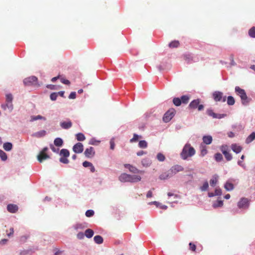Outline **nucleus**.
Returning <instances> with one entry per match:
<instances>
[{
  "label": "nucleus",
  "instance_id": "nucleus-22",
  "mask_svg": "<svg viewBox=\"0 0 255 255\" xmlns=\"http://www.w3.org/2000/svg\"><path fill=\"white\" fill-rule=\"evenodd\" d=\"M212 140V137L211 135H205L203 137V142L206 144H211Z\"/></svg>",
  "mask_w": 255,
  "mask_h": 255
},
{
  "label": "nucleus",
  "instance_id": "nucleus-14",
  "mask_svg": "<svg viewBox=\"0 0 255 255\" xmlns=\"http://www.w3.org/2000/svg\"><path fill=\"white\" fill-rule=\"evenodd\" d=\"M60 126L63 129H67L72 127V123L70 120L68 119L66 121L61 122Z\"/></svg>",
  "mask_w": 255,
  "mask_h": 255
},
{
  "label": "nucleus",
  "instance_id": "nucleus-27",
  "mask_svg": "<svg viewBox=\"0 0 255 255\" xmlns=\"http://www.w3.org/2000/svg\"><path fill=\"white\" fill-rule=\"evenodd\" d=\"M255 138V132H253L248 137L246 138V142L249 143L251 142Z\"/></svg>",
  "mask_w": 255,
  "mask_h": 255
},
{
  "label": "nucleus",
  "instance_id": "nucleus-10",
  "mask_svg": "<svg viewBox=\"0 0 255 255\" xmlns=\"http://www.w3.org/2000/svg\"><path fill=\"white\" fill-rule=\"evenodd\" d=\"M48 150L47 147H45L43 148V149L40 151L39 154L37 156V159L40 162H42L44 160L48 159L50 158L49 155H48L46 152Z\"/></svg>",
  "mask_w": 255,
  "mask_h": 255
},
{
  "label": "nucleus",
  "instance_id": "nucleus-25",
  "mask_svg": "<svg viewBox=\"0 0 255 255\" xmlns=\"http://www.w3.org/2000/svg\"><path fill=\"white\" fill-rule=\"evenodd\" d=\"M59 155L61 157H69L70 152L68 149L63 148L61 150Z\"/></svg>",
  "mask_w": 255,
  "mask_h": 255
},
{
  "label": "nucleus",
  "instance_id": "nucleus-3",
  "mask_svg": "<svg viewBox=\"0 0 255 255\" xmlns=\"http://www.w3.org/2000/svg\"><path fill=\"white\" fill-rule=\"evenodd\" d=\"M119 179L122 182L135 183L140 181L141 177L139 175H130L124 173L120 175Z\"/></svg>",
  "mask_w": 255,
  "mask_h": 255
},
{
  "label": "nucleus",
  "instance_id": "nucleus-64",
  "mask_svg": "<svg viewBox=\"0 0 255 255\" xmlns=\"http://www.w3.org/2000/svg\"><path fill=\"white\" fill-rule=\"evenodd\" d=\"M158 207H159L160 209H164V210H166L167 208V206L164 205H161V204L159 205V206Z\"/></svg>",
  "mask_w": 255,
  "mask_h": 255
},
{
  "label": "nucleus",
  "instance_id": "nucleus-44",
  "mask_svg": "<svg viewBox=\"0 0 255 255\" xmlns=\"http://www.w3.org/2000/svg\"><path fill=\"white\" fill-rule=\"evenodd\" d=\"M208 187H209V184H208V181H206L204 182L203 186L200 187V189L201 191H206L208 189Z\"/></svg>",
  "mask_w": 255,
  "mask_h": 255
},
{
  "label": "nucleus",
  "instance_id": "nucleus-48",
  "mask_svg": "<svg viewBox=\"0 0 255 255\" xmlns=\"http://www.w3.org/2000/svg\"><path fill=\"white\" fill-rule=\"evenodd\" d=\"M57 93L54 92L51 94L50 97V99L52 101H55L56 100L57 97H58Z\"/></svg>",
  "mask_w": 255,
  "mask_h": 255
},
{
  "label": "nucleus",
  "instance_id": "nucleus-13",
  "mask_svg": "<svg viewBox=\"0 0 255 255\" xmlns=\"http://www.w3.org/2000/svg\"><path fill=\"white\" fill-rule=\"evenodd\" d=\"M124 167L126 168H128L130 172L136 174L142 172V171L139 170L136 167L130 164H124Z\"/></svg>",
  "mask_w": 255,
  "mask_h": 255
},
{
  "label": "nucleus",
  "instance_id": "nucleus-58",
  "mask_svg": "<svg viewBox=\"0 0 255 255\" xmlns=\"http://www.w3.org/2000/svg\"><path fill=\"white\" fill-rule=\"evenodd\" d=\"M149 205H155L157 207H158L159 205H160V203L159 202H158L157 201H153L149 203Z\"/></svg>",
  "mask_w": 255,
  "mask_h": 255
},
{
  "label": "nucleus",
  "instance_id": "nucleus-34",
  "mask_svg": "<svg viewBox=\"0 0 255 255\" xmlns=\"http://www.w3.org/2000/svg\"><path fill=\"white\" fill-rule=\"evenodd\" d=\"M223 205V201L222 200H217L216 202H214L213 204V207L214 208H217V207H222Z\"/></svg>",
  "mask_w": 255,
  "mask_h": 255
},
{
  "label": "nucleus",
  "instance_id": "nucleus-42",
  "mask_svg": "<svg viewBox=\"0 0 255 255\" xmlns=\"http://www.w3.org/2000/svg\"><path fill=\"white\" fill-rule=\"evenodd\" d=\"M220 150L222 151L223 153H224L227 151H229L230 150L227 145L224 144L220 147Z\"/></svg>",
  "mask_w": 255,
  "mask_h": 255
},
{
  "label": "nucleus",
  "instance_id": "nucleus-17",
  "mask_svg": "<svg viewBox=\"0 0 255 255\" xmlns=\"http://www.w3.org/2000/svg\"><path fill=\"white\" fill-rule=\"evenodd\" d=\"M208 115L210 117H212L213 118L215 119H222L226 116V114H220L218 113H207Z\"/></svg>",
  "mask_w": 255,
  "mask_h": 255
},
{
  "label": "nucleus",
  "instance_id": "nucleus-33",
  "mask_svg": "<svg viewBox=\"0 0 255 255\" xmlns=\"http://www.w3.org/2000/svg\"><path fill=\"white\" fill-rule=\"evenodd\" d=\"M139 138H141V136L136 133H134L133 134V137L130 139L129 142L130 143L136 142L138 141Z\"/></svg>",
  "mask_w": 255,
  "mask_h": 255
},
{
  "label": "nucleus",
  "instance_id": "nucleus-52",
  "mask_svg": "<svg viewBox=\"0 0 255 255\" xmlns=\"http://www.w3.org/2000/svg\"><path fill=\"white\" fill-rule=\"evenodd\" d=\"M60 81L64 84H66V85H70V82L68 80H66L63 78H60Z\"/></svg>",
  "mask_w": 255,
  "mask_h": 255
},
{
  "label": "nucleus",
  "instance_id": "nucleus-62",
  "mask_svg": "<svg viewBox=\"0 0 255 255\" xmlns=\"http://www.w3.org/2000/svg\"><path fill=\"white\" fill-rule=\"evenodd\" d=\"M230 59H231V65H233V66L235 65H236V63L235 62V61L234 60L233 56L231 55V57H230Z\"/></svg>",
  "mask_w": 255,
  "mask_h": 255
},
{
  "label": "nucleus",
  "instance_id": "nucleus-39",
  "mask_svg": "<svg viewBox=\"0 0 255 255\" xmlns=\"http://www.w3.org/2000/svg\"><path fill=\"white\" fill-rule=\"evenodd\" d=\"M0 158L2 161H5L7 159V154L1 149H0Z\"/></svg>",
  "mask_w": 255,
  "mask_h": 255
},
{
  "label": "nucleus",
  "instance_id": "nucleus-40",
  "mask_svg": "<svg viewBox=\"0 0 255 255\" xmlns=\"http://www.w3.org/2000/svg\"><path fill=\"white\" fill-rule=\"evenodd\" d=\"M223 154L224 155L227 161H231L232 159V155L229 152V151H227Z\"/></svg>",
  "mask_w": 255,
  "mask_h": 255
},
{
  "label": "nucleus",
  "instance_id": "nucleus-21",
  "mask_svg": "<svg viewBox=\"0 0 255 255\" xmlns=\"http://www.w3.org/2000/svg\"><path fill=\"white\" fill-rule=\"evenodd\" d=\"M224 188L227 191H231L234 189V186L230 180H228L224 184Z\"/></svg>",
  "mask_w": 255,
  "mask_h": 255
},
{
  "label": "nucleus",
  "instance_id": "nucleus-59",
  "mask_svg": "<svg viewBox=\"0 0 255 255\" xmlns=\"http://www.w3.org/2000/svg\"><path fill=\"white\" fill-rule=\"evenodd\" d=\"M146 154V152L145 151H144L143 150H140V151H138L137 153H136V155L137 156H141L143 154Z\"/></svg>",
  "mask_w": 255,
  "mask_h": 255
},
{
  "label": "nucleus",
  "instance_id": "nucleus-16",
  "mask_svg": "<svg viewBox=\"0 0 255 255\" xmlns=\"http://www.w3.org/2000/svg\"><path fill=\"white\" fill-rule=\"evenodd\" d=\"M174 116V113H165L163 117V121L165 123L169 122Z\"/></svg>",
  "mask_w": 255,
  "mask_h": 255
},
{
  "label": "nucleus",
  "instance_id": "nucleus-41",
  "mask_svg": "<svg viewBox=\"0 0 255 255\" xmlns=\"http://www.w3.org/2000/svg\"><path fill=\"white\" fill-rule=\"evenodd\" d=\"M249 35L250 37L252 38H255V27L253 26L249 30Z\"/></svg>",
  "mask_w": 255,
  "mask_h": 255
},
{
  "label": "nucleus",
  "instance_id": "nucleus-8",
  "mask_svg": "<svg viewBox=\"0 0 255 255\" xmlns=\"http://www.w3.org/2000/svg\"><path fill=\"white\" fill-rule=\"evenodd\" d=\"M37 78L35 76H30L24 79L23 83L25 86H34L39 87Z\"/></svg>",
  "mask_w": 255,
  "mask_h": 255
},
{
  "label": "nucleus",
  "instance_id": "nucleus-43",
  "mask_svg": "<svg viewBox=\"0 0 255 255\" xmlns=\"http://www.w3.org/2000/svg\"><path fill=\"white\" fill-rule=\"evenodd\" d=\"M156 158L159 161H163L165 159V156L161 153L157 154Z\"/></svg>",
  "mask_w": 255,
  "mask_h": 255
},
{
  "label": "nucleus",
  "instance_id": "nucleus-47",
  "mask_svg": "<svg viewBox=\"0 0 255 255\" xmlns=\"http://www.w3.org/2000/svg\"><path fill=\"white\" fill-rule=\"evenodd\" d=\"M115 138L112 137L110 141V149L112 150H114L115 149Z\"/></svg>",
  "mask_w": 255,
  "mask_h": 255
},
{
  "label": "nucleus",
  "instance_id": "nucleus-56",
  "mask_svg": "<svg viewBox=\"0 0 255 255\" xmlns=\"http://www.w3.org/2000/svg\"><path fill=\"white\" fill-rule=\"evenodd\" d=\"M96 142L99 143L100 141L96 140V139L94 138H92L90 139L89 143L91 145H95Z\"/></svg>",
  "mask_w": 255,
  "mask_h": 255
},
{
  "label": "nucleus",
  "instance_id": "nucleus-1",
  "mask_svg": "<svg viewBox=\"0 0 255 255\" xmlns=\"http://www.w3.org/2000/svg\"><path fill=\"white\" fill-rule=\"evenodd\" d=\"M183 170L184 168L183 166L176 164L172 166L169 170L159 175V178L161 180H166L172 177L177 173L180 171H183Z\"/></svg>",
  "mask_w": 255,
  "mask_h": 255
},
{
  "label": "nucleus",
  "instance_id": "nucleus-45",
  "mask_svg": "<svg viewBox=\"0 0 255 255\" xmlns=\"http://www.w3.org/2000/svg\"><path fill=\"white\" fill-rule=\"evenodd\" d=\"M67 157H61L59 159L60 162L64 164H68L69 161Z\"/></svg>",
  "mask_w": 255,
  "mask_h": 255
},
{
  "label": "nucleus",
  "instance_id": "nucleus-24",
  "mask_svg": "<svg viewBox=\"0 0 255 255\" xmlns=\"http://www.w3.org/2000/svg\"><path fill=\"white\" fill-rule=\"evenodd\" d=\"M3 148L5 151H10L12 148V144L9 142H5L3 144Z\"/></svg>",
  "mask_w": 255,
  "mask_h": 255
},
{
  "label": "nucleus",
  "instance_id": "nucleus-9",
  "mask_svg": "<svg viewBox=\"0 0 255 255\" xmlns=\"http://www.w3.org/2000/svg\"><path fill=\"white\" fill-rule=\"evenodd\" d=\"M212 97L216 102H225L227 99V97L224 96L223 93L220 91L214 92L212 94Z\"/></svg>",
  "mask_w": 255,
  "mask_h": 255
},
{
  "label": "nucleus",
  "instance_id": "nucleus-30",
  "mask_svg": "<svg viewBox=\"0 0 255 255\" xmlns=\"http://www.w3.org/2000/svg\"><path fill=\"white\" fill-rule=\"evenodd\" d=\"M94 242L97 244H101L103 242V238L99 235H97L94 238Z\"/></svg>",
  "mask_w": 255,
  "mask_h": 255
},
{
  "label": "nucleus",
  "instance_id": "nucleus-29",
  "mask_svg": "<svg viewBox=\"0 0 255 255\" xmlns=\"http://www.w3.org/2000/svg\"><path fill=\"white\" fill-rule=\"evenodd\" d=\"M76 138L78 141H84L85 139V136L82 133L79 132L76 134Z\"/></svg>",
  "mask_w": 255,
  "mask_h": 255
},
{
  "label": "nucleus",
  "instance_id": "nucleus-6",
  "mask_svg": "<svg viewBox=\"0 0 255 255\" xmlns=\"http://www.w3.org/2000/svg\"><path fill=\"white\" fill-rule=\"evenodd\" d=\"M190 99V96L189 95H183L179 98H174L173 99V103L176 106H179L183 104H187Z\"/></svg>",
  "mask_w": 255,
  "mask_h": 255
},
{
  "label": "nucleus",
  "instance_id": "nucleus-63",
  "mask_svg": "<svg viewBox=\"0 0 255 255\" xmlns=\"http://www.w3.org/2000/svg\"><path fill=\"white\" fill-rule=\"evenodd\" d=\"M90 169L91 172L93 173L95 171V168L93 164L90 166Z\"/></svg>",
  "mask_w": 255,
  "mask_h": 255
},
{
  "label": "nucleus",
  "instance_id": "nucleus-55",
  "mask_svg": "<svg viewBox=\"0 0 255 255\" xmlns=\"http://www.w3.org/2000/svg\"><path fill=\"white\" fill-rule=\"evenodd\" d=\"M76 94L75 92H72L69 96V98L71 99H74L76 98Z\"/></svg>",
  "mask_w": 255,
  "mask_h": 255
},
{
  "label": "nucleus",
  "instance_id": "nucleus-28",
  "mask_svg": "<svg viewBox=\"0 0 255 255\" xmlns=\"http://www.w3.org/2000/svg\"><path fill=\"white\" fill-rule=\"evenodd\" d=\"M94 235V231L90 229H87L85 232V236L88 238H91Z\"/></svg>",
  "mask_w": 255,
  "mask_h": 255
},
{
  "label": "nucleus",
  "instance_id": "nucleus-51",
  "mask_svg": "<svg viewBox=\"0 0 255 255\" xmlns=\"http://www.w3.org/2000/svg\"><path fill=\"white\" fill-rule=\"evenodd\" d=\"M50 147L51 149L52 150L53 152H55V153H58V152H59V148L55 147L54 145L51 144L50 145Z\"/></svg>",
  "mask_w": 255,
  "mask_h": 255
},
{
  "label": "nucleus",
  "instance_id": "nucleus-12",
  "mask_svg": "<svg viewBox=\"0 0 255 255\" xmlns=\"http://www.w3.org/2000/svg\"><path fill=\"white\" fill-rule=\"evenodd\" d=\"M84 150L83 145L81 142H78L75 144L73 147V150L76 153H80L83 152Z\"/></svg>",
  "mask_w": 255,
  "mask_h": 255
},
{
  "label": "nucleus",
  "instance_id": "nucleus-35",
  "mask_svg": "<svg viewBox=\"0 0 255 255\" xmlns=\"http://www.w3.org/2000/svg\"><path fill=\"white\" fill-rule=\"evenodd\" d=\"M179 45V42L177 40L173 41L169 44V46L170 48H176L178 47Z\"/></svg>",
  "mask_w": 255,
  "mask_h": 255
},
{
  "label": "nucleus",
  "instance_id": "nucleus-2",
  "mask_svg": "<svg viewBox=\"0 0 255 255\" xmlns=\"http://www.w3.org/2000/svg\"><path fill=\"white\" fill-rule=\"evenodd\" d=\"M196 153L194 148L191 146L190 143H186L180 154L181 158L183 160H187L189 158L192 157Z\"/></svg>",
  "mask_w": 255,
  "mask_h": 255
},
{
  "label": "nucleus",
  "instance_id": "nucleus-60",
  "mask_svg": "<svg viewBox=\"0 0 255 255\" xmlns=\"http://www.w3.org/2000/svg\"><path fill=\"white\" fill-rule=\"evenodd\" d=\"M238 164L242 167L243 168H244V169H246V165L244 163H243V162L241 160H239L238 161Z\"/></svg>",
  "mask_w": 255,
  "mask_h": 255
},
{
  "label": "nucleus",
  "instance_id": "nucleus-61",
  "mask_svg": "<svg viewBox=\"0 0 255 255\" xmlns=\"http://www.w3.org/2000/svg\"><path fill=\"white\" fill-rule=\"evenodd\" d=\"M152 196V192L151 190H149L147 192L146 194L147 198H151Z\"/></svg>",
  "mask_w": 255,
  "mask_h": 255
},
{
  "label": "nucleus",
  "instance_id": "nucleus-46",
  "mask_svg": "<svg viewBox=\"0 0 255 255\" xmlns=\"http://www.w3.org/2000/svg\"><path fill=\"white\" fill-rule=\"evenodd\" d=\"M94 214V211L93 210H88L85 213L87 217H92Z\"/></svg>",
  "mask_w": 255,
  "mask_h": 255
},
{
  "label": "nucleus",
  "instance_id": "nucleus-38",
  "mask_svg": "<svg viewBox=\"0 0 255 255\" xmlns=\"http://www.w3.org/2000/svg\"><path fill=\"white\" fill-rule=\"evenodd\" d=\"M227 104L230 106H232L235 104V99L233 97L230 96L227 97Z\"/></svg>",
  "mask_w": 255,
  "mask_h": 255
},
{
  "label": "nucleus",
  "instance_id": "nucleus-54",
  "mask_svg": "<svg viewBox=\"0 0 255 255\" xmlns=\"http://www.w3.org/2000/svg\"><path fill=\"white\" fill-rule=\"evenodd\" d=\"M207 153V150L206 148H203L201 150L200 156L203 157Z\"/></svg>",
  "mask_w": 255,
  "mask_h": 255
},
{
  "label": "nucleus",
  "instance_id": "nucleus-49",
  "mask_svg": "<svg viewBox=\"0 0 255 255\" xmlns=\"http://www.w3.org/2000/svg\"><path fill=\"white\" fill-rule=\"evenodd\" d=\"M216 196L221 195L222 194V190L220 188H216L215 190Z\"/></svg>",
  "mask_w": 255,
  "mask_h": 255
},
{
  "label": "nucleus",
  "instance_id": "nucleus-26",
  "mask_svg": "<svg viewBox=\"0 0 255 255\" xmlns=\"http://www.w3.org/2000/svg\"><path fill=\"white\" fill-rule=\"evenodd\" d=\"M218 182V176L214 175L210 180V184L212 187H214Z\"/></svg>",
  "mask_w": 255,
  "mask_h": 255
},
{
  "label": "nucleus",
  "instance_id": "nucleus-11",
  "mask_svg": "<svg viewBox=\"0 0 255 255\" xmlns=\"http://www.w3.org/2000/svg\"><path fill=\"white\" fill-rule=\"evenodd\" d=\"M238 207L240 209H247L249 207V201L246 198H242L238 203Z\"/></svg>",
  "mask_w": 255,
  "mask_h": 255
},
{
  "label": "nucleus",
  "instance_id": "nucleus-32",
  "mask_svg": "<svg viewBox=\"0 0 255 255\" xmlns=\"http://www.w3.org/2000/svg\"><path fill=\"white\" fill-rule=\"evenodd\" d=\"M151 161L148 158H144L141 160V164L143 166L148 167L151 164Z\"/></svg>",
  "mask_w": 255,
  "mask_h": 255
},
{
  "label": "nucleus",
  "instance_id": "nucleus-50",
  "mask_svg": "<svg viewBox=\"0 0 255 255\" xmlns=\"http://www.w3.org/2000/svg\"><path fill=\"white\" fill-rule=\"evenodd\" d=\"M85 236V234H84L83 232H79L77 235V237L79 240L84 239Z\"/></svg>",
  "mask_w": 255,
  "mask_h": 255
},
{
  "label": "nucleus",
  "instance_id": "nucleus-36",
  "mask_svg": "<svg viewBox=\"0 0 255 255\" xmlns=\"http://www.w3.org/2000/svg\"><path fill=\"white\" fill-rule=\"evenodd\" d=\"M45 120V119L44 117L40 116V115H37V116H33L31 117V119L30 120V122H33L38 120Z\"/></svg>",
  "mask_w": 255,
  "mask_h": 255
},
{
  "label": "nucleus",
  "instance_id": "nucleus-23",
  "mask_svg": "<svg viewBox=\"0 0 255 255\" xmlns=\"http://www.w3.org/2000/svg\"><path fill=\"white\" fill-rule=\"evenodd\" d=\"M54 144L56 146L61 147L63 144V140L60 137H57L54 140Z\"/></svg>",
  "mask_w": 255,
  "mask_h": 255
},
{
  "label": "nucleus",
  "instance_id": "nucleus-15",
  "mask_svg": "<svg viewBox=\"0 0 255 255\" xmlns=\"http://www.w3.org/2000/svg\"><path fill=\"white\" fill-rule=\"evenodd\" d=\"M95 152L93 147H90L86 149L84 154L86 157L91 158L94 156Z\"/></svg>",
  "mask_w": 255,
  "mask_h": 255
},
{
  "label": "nucleus",
  "instance_id": "nucleus-20",
  "mask_svg": "<svg viewBox=\"0 0 255 255\" xmlns=\"http://www.w3.org/2000/svg\"><path fill=\"white\" fill-rule=\"evenodd\" d=\"M46 134V131L45 130H42L33 133L32 134V136L35 137L40 138L44 136Z\"/></svg>",
  "mask_w": 255,
  "mask_h": 255
},
{
  "label": "nucleus",
  "instance_id": "nucleus-37",
  "mask_svg": "<svg viewBox=\"0 0 255 255\" xmlns=\"http://www.w3.org/2000/svg\"><path fill=\"white\" fill-rule=\"evenodd\" d=\"M138 146L141 148H145L147 146V143L144 140H140L138 142Z\"/></svg>",
  "mask_w": 255,
  "mask_h": 255
},
{
  "label": "nucleus",
  "instance_id": "nucleus-18",
  "mask_svg": "<svg viewBox=\"0 0 255 255\" xmlns=\"http://www.w3.org/2000/svg\"><path fill=\"white\" fill-rule=\"evenodd\" d=\"M18 209V206L15 204H8L7 206V210L10 213H14L17 211Z\"/></svg>",
  "mask_w": 255,
  "mask_h": 255
},
{
  "label": "nucleus",
  "instance_id": "nucleus-5",
  "mask_svg": "<svg viewBox=\"0 0 255 255\" xmlns=\"http://www.w3.org/2000/svg\"><path fill=\"white\" fill-rule=\"evenodd\" d=\"M12 99L13 97L11 94H8L6 95V103L1 105L3 110L11 111L13 110Z\"/></svg>",
  "mask_w": 255,
  "mask_h": 255
},
{
  "label": "nucleus",
  "instance_id": "nucleus-57",
  "mask_svg": "<svg viewBox=\"0 0 255 255\" xmlns=\"http://www.w3.org/2000/svg\"><path fill=\"white\" fill-rule=\"evenodd\" d=\"M189 248L192 251H195L196 250V246L192 243H189Z\"/></svg>",
  "mask_w": 255,
  "mask_h": 255
},
{
  "label": "nucleus",
  "instance_id": "nucleus-19",
  "mask_svg": "<svg viewBox=\"0 0 255 255\" xmlns=\"http://www.w3.org/2000/svg\"><path fill=\"white\" fill-rule=\"evenodd\" d=\"M231 148L234 152L236 153H239L241 152L242 150V147L236 143L232 144L231 145Z\"/></svg>",
  "mask_w": 255,
  "mask_h": 255
},
{
  "label": "nucleus",
  "instance_id": "nucleus-31",
  "mask_svg": "<svg viewBox=\"0 0 255 255\" xmlns=\"http://www.w3.org/2000/svg\"><path fill=\"white\" fill-rule=\"evenodd\" d=\"M214 158L215 160L218 162H221L223 160V155H222L221 153L219 152L215 154Z\"/></svg>",
  "mask_w": 255,
  "mask_h": 255
},
{
  "label": "nucleus",
  "instance_id": "nucleus-4",
  "mask_svg": "<svg viewBox=\"0 0 255 255\" xmlns=\"http://www.w3.org/2000/svg\"><path fill=\"white\" fill-rule=\"evenodd\" d=\"M235 91L241 98L242 103L244 105H247L250 102V99L247 96L246 93L244 89L240 88L239 86H236Z\"/></svg>",
  "mask_w": 255,
  "mask_h": 255
},
{
  "label": "nucleus",
  "instance_id": "nucleus-7",
  "mask_svg": "<svg viewBox=\"0 0 255 255\" xmlns=\"http://www.w3.org/2000/svg\"><path fill=\"white\" fill-rule=\"evenodd\" d=\"M204 106L203 104H200V100L199 99L193 100L189 105V109L191 110H195L197 109L198 111H203Z\"/></svg>",
  "mask_w": 255,
  "mask_h": 255
},
{
  "label": "nucleus",
  "instance_id": "nucleus-53",
  "mask_svg": "<svg viewBox=\"0 0 255 255\" xmlns=\"http://www.w3.org/2000/svg\"><path fill=\"white\" fill-rule=\"evenodd\" d=\"M82 164L84 167H90L91 165H92V163L89 161H85L83 162Z\"/></svg>",
  "mask_w": 255,
  "mask_h": 255
}]
</instances>
